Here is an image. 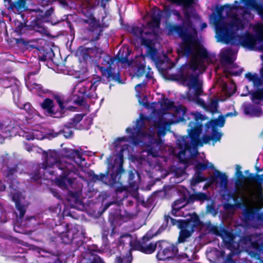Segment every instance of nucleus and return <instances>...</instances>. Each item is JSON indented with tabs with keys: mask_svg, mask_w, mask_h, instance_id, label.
<instances>
[{
	"mask_svg": "<svg viewBox=\"0 0 263 263\" xmlns=\"http://www.w3.org/2000/svg\"><path fill=\"white\" fill-rule=\"evenodd\" d=\"M109 167L107 168L105 173H100L99 175V181H101L106 184L107 178L109 176Z\"/></svg>",
	"mask_w": 263,
	"mask_h": 263,
	"instance_id": "nucleus-57",
	"label": "nucleus"
},
{
	"mask_svg": "<svg viewBox=\"0 0 263 263\" xmlns=\"http://www.w3.org/2000/svg\"><path fill=\"white\" fill-rule=\"evenodd\" d=\"M30 180L32 181H36L42 178V175L40 172V168H36V169L29 174Z\"/></svg>",
	"mask_w": 263,
	"mask_h": 263,
	"instance_id": "nucleus-43",
	"label": "nucleus"
},
{
	"mask_svg": "<svg viewBox=\"0 0 263 263\" xmlns=\"http://www.w3.org/2000/svg\"><path fill=\"white\" fill-rule=\"evenodd\" d=\"M15 41L17 46L20 48L27 50H31L35 48L34 45L30 44V43L31 42V41L27 40L23 37L15 39Z\"/></svg>",
	"mask_w": 263,
	"mask_h": 263,
	"instance_id": "nucleus-30",
	"label": "nucleus"
},
{
	"mask_svg": "<svg viewBox=\"0 0 263 263\" xmlns=\"http://www.w3.org/2000/svg\"><path fill=\"white\" fill-rule=\"evenodd\" d=\"M185 223L186 224L184 226V228H178L180 230L178 238V242L179 243L184 242L186 239L192 235L195 231V229L201 226L202 223L199 216L196 213L191 214L190 217L187 218V220Z\"/></svg>",
	"mask_w": 263,
	"mask_h": 263,
	"instance_id": "nucleus-11",
	"label": "nucleus"
},
{
	"mask_svg": "<svg viewBox=\"0 0 263 263\" xmlns=\"http://www.w3.org/2000/svg\"><path fill=\"white\" fill-rule=\"evenodd\" d=\"M59 133L63 134V136L66 138H72L73 135V132L71 129L64 127L60 130Z\"/></svg>",
	"mask_w": 263,
	"mask_h": 263,
	"instance_id": "nucleus-50",
	"label": "nucleus"
},
{
	"mask_svg": "<svg viewBox=\"0 0 263 263\" xmlns=\"http://www.w3.org/2000/svg\"><path fill=\"white\" fill-rule=\"evenodd\" d=\"M52 97L59 105L58 108H56L54 100L49 98H45L40 103L41 108L46 116L54 118L63 117L65 110L64 97L58 93H54Z\"/></svg>",
	"mask_w": 263,
	"mask_h": 263,
	"instance_id": "nucleus-6",
	"label": "nucleus"
},
{
	"mask_svg": "<svg viewBox=\"0 0 263 263\" xmlns=\"http://www.w3.org/2000/svg\"><path fill=\"white\" fill-rule=\"evenodd\" d=\"M233 52L230 49H227L221 54V61L224 62L227 64H231L233 63L234 60L232 58Z\"/></svg>",
	"mask_w": 263,
	"mask_h": 263,
	"instance_id": "nucleus-32",
	"label": "nucleus"
},
{
	"mask_svg": "<svg viewBox=\"0 0 263 263\" xmlns=\"http://www.w3.org/2000/svg\"><path fill=\"white\" fill-rule=\"evenodd\" d=\"M206 200H208V196L205 193L202 192H197L191 194L188 197H186V203L192 204L195 201L203 202Z\"/></svg>",
	"mask_w": 263,
	"mask_h": 263,
	"instance_id": "nucleus-24",
	"label": "nucleus"
},
{
	"mask_svg": "<svg viewBox=\"0 0 263 263\" xmlns=\"http://www.w3.org/2000/svg\"><path fill=\"white\" fill-rule=\"evenodd\" d=\"M230 24L223 23L221 25H216V32L218 35L219 40L228 44L231 42L232 45L236 44V35H235L231 30Z\"/></svg>",
	"mask_w": 263,
	"mask_h": 263,
	"instance_id": "nucleus-13",
	"label": "nucleus"
},
{
	"mask_svg": "<svg viewBox=\"0 0 263 263\" xmlns=\"http://www.w3.org/2000/svg\"><path fill=\"white\" fill-rule=\"evenodd\" d=\"M16 210L19 212V218L22 219L26 212V208L25 205L23 204L21 202H17L15 204Z\"/></svg>",
	"mask_w": 263,
	"mask_h": 263,
	"instance_id": "nucleus-45",
	"label": "nucleus"
},
{
	"mask_svg": "<svg viewBox=\"0 0 263 263\" xmlns=\"http://www.w3.org/2000/svg\"><path fill=\"white\" fill-rule=\"evenodd\" d=\"M241 1L244 3L247 8L252 10H255L258 3L256 0H241Z\"/></svg>",
	"mask_w": 263,
	"mask_h": 263,
	"instance_id": "nucleus-48",
	"label": "nucleus"
},
{
	"mask_svg": "<svg viewBox=\"0 0 263 263\" xmlns=\"http://www.w3.org/2000/svg\"><path fill=\"white\" fill-rule=\"evenodd\" d=\"M157 53V49L155 47V45L147 49V54L151 58H154Z\"/></svg>",
	"mask_w": 263,
	"mask_h": 263,
	"instance_id": "nucleus-59",
	"label": "nucleus"
},
{
	"mask_svg": "<svg viewBox=\"0 0 263 263\" xmlns=\"http://www.w3.org/2000/svg\"><path fill=\"white\" fill-rule=\"evenodd\" d=\"M152 237L153 236L145 235L143 236L141 240L131 241L130 246L133 250L148 254L154 253L158 248L156 256L159 260H168L176 256L178 252L177 247L166 241L160 240L155 243L150 242L147 244Z\"/></svg>",
	"mask_w": 263,
	"mask_h": 263,
	"instance_id": "nucleus-3",
	"label": "nucleus"
},
{
	"mask_svg": "<svg viewBox=\"0 0 263 263\" xmlns=\"http://www.w3.org/2000/svg\"><path fill=\"white\" fill-rule=\"evenodd\" d=\"M65 163H71L61 160L59 153L55 150H50L46 153L45 162L42 164V168L46 170L48 167L53 168L59 170L60 167L59 164Z\"/></svg>",
	"mask_w": 263,
	"mask_h": 263,
	"instance_id": "nucleus-14",
	"label": "nucleus"
},
{
	"mask_svg": "<svg viewBox=\"0 0 263 263\" xmlns=\"http://www.w3.org/2000/svg\"><path fill=\"white\" fill-rule=\"evenodd\" d=\"M175 114L178 117V121L186 122L189 121L187 135L183 136L178 140L177 145L180 149L179 154L185 155L187 151H191L192 146L196 148L202 146L203 144L209 143L212 140L211 136L204 135L202 139L200 135L202 131V121L208 119V117L198 111L191 112L187 114L186 108L183 106H179L176 108Z\"/></svg>",
	"mask_w": 263,
	"mask_h": 263,
	"instance_id": "nucleus-1",
	"label": "nucleus"
},
{
	"mask_svg": "<svg viewBox=\"0 0 263 263\" xmlns=\"http://www.w3.org/2000/svg\"><path fill=\"white\" fill-rule=\"evenodd\" d=\"M130 32L134 35L141 37V38L144 31L142 28L135 26L131 27Z\"/></svg>",
	"mask_w": 263,
	"mask_h": 263,
	"instance_id": "nucleus-49",
	"label": "nucleus"
},
{
	"mask_svg": "<svg viewBox=\"0 0 263 263\" xmlns=\"http://www.w3.org/2000/svg\"><path fill=\"white\" fill-rule=\"evenodd\" d=\"M168 35H177L182 40L180 45L179 54L189 57L192 56V61H199L209 57L206 49L202 46L195 45L197 41H193L192 34L182 25L170 24L167 26Z\"/></svg>",
	"mask_w": 263,
	"mask_h": 263,
	"instance_id": "nucleus-2",
	"label": "nucleus"
},
{
	"mask_svg": "<svg viewBox=\"0 0 263 263\" xmlns=\"http://www.w3.org/2000/svg\"><path fill=\"white\" fill-rule=\"evenodd\" d=\"M178 202V201H174L172 205V211L168 213V214H170L174 216H178L180 215V214H178L180 209L184 207V204H182V205H179L180 206H177L176 204Z\"/></svg>",
	"mask_w": 263,
	"mask_h": 263,
	"instance_id": "nucleus-46",
	"label": "nucleus"
},
{
	"mask_svg": "<svg viewBox=\"0 0 263 263\" xmlns=\"http://www.w3.org/2000/svg\"><path fill=\"white\" fill-rule=\"evenodd\" d=\"M244 112L245 114L251 116L259 117L262 114V110L260 107H256L252 104H249L244 107Z\"/></svg>",
	"mask_w": 263,
	"mask_h": 263,
	"instance_id": "nucleus-28",
	"label": "nucleus"
},
{
	"mask_svg": "<svg viewBox=\"0 0 263 263\" xmlns=\"http://www.w3.org/2000/svg\"><path fill=\"white\" fill-rule=\"evenodd\" d=\"M91 54L93 55V60L92 61H95L96 63V62L98 61L99 59H101L102 56L105 54V52L101 48L97 47L96 46L91 48Z\"/></svg>",
	"mask_w": 263,
	"mask_h": 263,
	"instance_id": "nucleus-33",
	"label": "nucleus"
},
{
	"mask_svg": "<svg viewBox=\"0 0 263 263\" xmlns=\"http://www.w3.org/2000/svg\"><path fill=\"white\" fill-rule=\"evenodd\" d=\"M136 173V171L135 170L128 171V186L132 189H136L138 187Z\"/></svg>",
	"mask_w": 263,
	"mask_h": 263,
	"instance_id": "nucleus-29",
	"label": "nucleus"
},
{
	"mask_svg": "<svg viewBox=\"0 0 263 263\" xmlns=\"http://www.w3.org/2000/svg\"><path fill=\"white\" fill-rule=\"evenodd\" d=\"M160 23V16L154 15L152 17V22L149 23L148 25L153 27L159 28Z\"/></svg>",
	"mask_w": 263,
	"mask_h": 263,
	"instance_id": "nucleus-54",
	"label": "nucleus"
},
{
	"mask_svg": "<svg viewBox=\"0 0 263 263\" xmlns=\"http://www.w3.org/2000/svg\"><path fill=\"white\" fill-rule=\"evenodd\" d=\"M85 114H78L74 116V117L70 119L76 127H77L78 123H79L83 119Z\"/></svg>",
	"mask_w": 263,
	"mask_h": 263,
	"instance_id": "nucleus-51",
	"label": "nucleus"
},
{
	"mask_svg": "<svg viewBox=\"0 0 263 263\" xmlns=\"http://www.w3.org/2000/svg\"><path fill=\"white\" fill-rule=\"evenodd\" d=\"M54 55V53L51 48L49 49V51L46 52V54H42L41 55H39V59L40 61L46 62L48 60H50L52 61L53 62V60L51 57V55Z\"/></svg>",
	"mask_w": 263,
	"mask_h": 263,
	"instance_id": "nucleus-40",
	"label": "nucleus"
},
{
	"mask_svg": "<svg viewBox=\"0 0 263 263\" xmlns=\"http://www.w3.org/2000/svg\"><path fill=\"white\" fill-rule=\"evenodd\" d=\"M191 7H183V13L184 18L193 17L197 19L199 18V16L196 13H194Z\"/></svg>",
	"mask_w": 263,
	"mask_h": 263,
	"instance_id": "nucleus-37",
	"label": "nucleus"
},
{
	"mask_svg": "<svg viewBox=\"0 0 263 263\" xmlns=\"http://www.w3.org/2000/svg\"><path fill=\"white\" fill-rule=\"evenodd\" d=\"M197 61H192L181 65L178 69L177 73L172 74L167 78L168 80L180 82L189 88H194V95L196 98L202 95L203 92L202 83L199 80L198 76L195 73L197 68Z\"/></svg>",
	"mask_w": 263,
	"mask_h": 263,
	"instance_id": "nucleus-4",
	"label": "nucleus"
},
{
	"mask_svg": "<svg viewBox=\"0 0 263 263\" xmlns=\"http://www.w3.org/2000/svg\"><path fill=\"white\" fill-rule=\"evenodd\" d=\"M191 18L192 17L184 18V19L181 20L182 22V25L184 26L188 31H190V30L196 31L195 29L194 28L193 23Z\"/></svg>",
	"mask_w": 263,
	"mask_h": 263,
	"instance_id": "nucleus-41",
	"label": "nucleus"
},
{
	"mask_svg": "<svg viewBox=\"0 0 263 263\" xmlns=\"http://www.w3.org/2000/svg\"><path fill=\"white\" fill-rule=\"evenodd\" d=\"M202 173L196 174L195 173L194 176L191 179V184L195 185L198 183L203 182L206 180V178L202 176Z\"/></svg>",
	"mask_w": 263,
	"mask_h": 263,
	"instance_id": "nucleus-42",
	"label": "nucleus"
},
{
	"mask_svg": "<svg viewBox=\"0 0 263 263\" xmlns=\"http://www.w3.org/2000/svg\"><path fill=\"white\" fill-rule=\"evenodd\" d=\"M88 175L89 177V179L91 182H96L99 181V175L95 174L94 171L90 170L88 172Z\"/></svg>",
	"mask_w": 263,
	"mask_h": 263,
	"instance_id": "nucleus-58",
	"label": "nucleus"
},
{
	"mask_svg": "<svg viewBox=\"0 0 263 263\" xmlns=\"http://www.w3.org/2000/svg\"><path fill=\"white\" fill-rule=\"evenodd\" d=\"M211 127H212V135L211 136L212 140L214 142H216L221 139L222 134L218 131L217 127L213 126Z\"/></svg>",
	"mask_w": 263,
	"mask_h": 263,
	"instance_id": "nucleus-39",
	"label": "nucleus"
},
{
	"mask_svg": "<svg viewBox=\"0 0 263 263\" xmlns=\"http://www.w3.org/2000/svg\"><path fill=\"white\" fill-rule=\"evenodd\" d=\"M233 254L229 253L226 257L223 263H237L236 260L233 258Z\"/></svg>",
	"mask_w": 263,
	"mask_h": 263,
	"instance_id": "nucleus-62",
	"label": "nucleus"
},
{
	"mask_svg": "<svg viewBox=\"0 0 263 263\" xmlns=\"http://www.w3.org/2000/svg\"><path fill=\"white\" fill-rule=\"evenodd\" d=\"M132 250L133 249L130 248L128 252L126 253V255L124 257V263H132L133 257L132 254ZM124 259L121 256H117L115 258V263H123Z\"/></svg>",
	"mask_w": 263,
	"mask_h": 263,
	"instance_id": "nucleus-34",
	"label": "nucleus"
},
{
	"mask_svg": "<svg viewBox=\"0 0 263 263\" xmlns=\"http://www.w3.org/2000/svg\"><path fill=\"white\" fill-rule=\"evenodd\" d=\"M254 10H256L261 17L263 18V4L258 3Z\"/></svg>",
	"mask_w": 263,
	"mask_h": 263,
	"instance_id": "nucleus-63",
	"label": "nucleus"
},
{
	"mask_svg": "<svg viewBox=\"0 0 263 263\" xmlns=\"http://www.w3.org/2000/svg\"><path fill=\"white\" fill-rule=\"evenodd\" d=\"M116 61V58L110 56L105 53L101 59L96 62V66L101 72L102 76L107 79L108 81H114L119 84H123L121 79L119 72H115V67L112 65Z\"/></svg>",
	"mask_w": 263,
	"mask_h": 263,
	"instance_id": "nucleus-5",
	"label": "nucleus"
},
{
	"mask_svg": "<svg viewBox=\"0 0 263 263\" xmlns=\"http://www.w3.org/2000/svg\"><path fill=\"white\" fill-rule=\"evenodd\" d=\"M261 178V175L258 174H254L252 173L249 174V175L248 176L245 177V182L246 181H259V179Z\"/></svg>",
	"mask_w": 263,
	"mask_h": 263,
	"instance_id": "nucleus-53",
	"label": "nucleus"
},
{
	"mask_svg": "<svg viewBox=\"0 0 263 263\" xmlns=\"http://www.w3.org/2000/svg\"><path fill=\"white\" fill-rule=\"evenodd\" d=\"M145 72V66L143 64H140L137 67L136 71L137 76L138 77H142L143 76Z\"/></svg>",
	"mask_w": 263,
	"mask_h": 263,
	"instance_id": "nucleus-60",
	"label": "nucleus"
},
{
	"mask_svg": "<svg viewBox=\"0 0 263 263\" xmlns=\"http://www.w3.org/2000/svg\"><path fill=\"white\" fill-rule=\"evenodd\" d=\"M161 105L166 109H171L174 107V102L170 101L167 98H165L163 99V103Z\"/></svg>",
	"mask_w": 263,
	"mask_h": 263,
	"instance_id": "nucleus-52",
	"label": "nucleus"
},
{
	"mask_svg": "<svg viewBox=\"0 0 263 263\" xmlns=\"http://www.w3.org/2000/svg\"><path fill=\"white\" fill-rule=\"evenodd\" d=\"M258 206L262 205L263 207V193L261 189L259 190V191L258 193Z\"/></svg>",
	"mask_w": 263,
	"mask_h": 263,
	"instance_id": "nucleus-64",
	"label": "nucleus"
},
{
	"mask_svg": "<svg viewBox=\"0 0 263 263\" xmlns=\"http://www.w3.org/2000/svg\"><path fill=\"white\" fill-rule=\"evenodd\" d=\"M60 170L57 172V170L50 172V174L53 175L54 172L55 175L59 176L55 179L56 184L62 189H66L67 186L71 185L73 183V180L71 178L68 177L71 173L73 172L74 167L72 163H64L63 164H59Z\"/></svg>",
	"mask_w": 263,
	"mask_h": 263,
	"instance_id": "nucleus-9",
	"label": "nucleus"
},
{
	"mask_svg": "<svg viewBox=\"0 0 263 263\" xmlns=\"http://www.w3.org/2000/svg\"><path fill=\"white\" fill-rule=\"evenodd\" d=\"M141 45L145 47L147 49L154 45L152 40L145 39L144 37L141 38Z\"/></svg>",
	"mask_w": 263,
	"mask_h": 263,
	"instance_id": "nucleus-56",
	"label": "nucleus"
},
{
	"mask_svg": "<svg viewBox=\"0 0 263 263\" xmlns=\"http://www.w3.org/2000/svg\"><path fill=\"white\" fill-rule=\"evenodd\" d=\"M187 220V218L185 219H179L176 220L173 218L169 214L165 215L164 216V222L162 224L160 228L158 229L157 233H160L164 231L167 227H171L173 226H177L178 228H184L186 226L185 222Z\"/></svg>",
	"mask_w": 263,
	"mask_h": 263,
	"instance_id": "nucleus-17",
	"label": "nucleus"
},
{
	"mask_svg": "<svg viewBox=\"0 0 263 263\" xmlns=\"http://www.w3.org/2000/svg\"><path fill=\"white\" fill-rule=\"evenodd\" d=\"M31 11L34 13L35 17L32 22L33 30L40 33H44L46 30L43 26V23L50 21V16L54 13V8L50 7L45 11L40 8H36L31 9Z\"/></svg>",
	"mask_w": 263,
	"mask_h": 263,
	"instance_id": "nucleus-10",
	"label": "nucleus"
},
{
	"mask_svg": "<svg viewBox=\"0 0 263 263\" xmlns=\"http://www.w3.org/2000/svg\"><path fill=\"white\" fill-rule=\"evenodd\" d=\"M18 164H15L12 167H7L5 177L10 188L16 190L19 184V182L16 180L15 174L18 172Z\"/></svg>",
	"mask_w": 263,
	"mask_h": 263,
	"instance_id": "nucleus-18",
	"label": "nucleus"
},
{
	"mask_svg": "<svg viewBox=\"0 0 263 263\" xmlns=\"http://www.w3.org/2000/svg\"><path fill=\"white\" fill-rule=\"evenodd\" d=\"M119 160V165L116 170L112 171L111 174H109L106 184L110 186H114L117 183H119L120 185L123 184V181L121 179V175L125 173V170L123 167V156L122 155H120Z\"/></svg>",
	"mask_w": 263,
	"mask_h": 263,
	"instance_id": "nucleus-16",
	"label": "nucleus"
},
{
	"mask_svg": "<svg viewBox=\"0 0 263 263\" xmlns=\"http://www.w3.org/2000/svg\"><path fill=\"white\" fill-rule=\"evenodd\" d=\"M262 205L246 207L242 213L241 220L248 227H256L257 222H263V212H260Z\"/></svg>",
	"mask_w": 263,
	"mask_h": 263,
	"instance_id": "nucleus-8",
	"label": "nucleus"
},
{
	"mask_svg": "<svg viewBox=\"0 0 263 263\" xmlns=\"http://www.w3.org/2000/svg\"><path fill=\"white\" fill-rule=\"evenodd\" d=\"M15 29L14 31L17 34L22 35L28 32L29 31L33 30V25H28L25 21H15Z\"/></svg>",
	"mask_w": 263,
	"mask_h": 263,
	"instance_id": "nucleus-23",
	"label": "nucleus"
},
{
	"mask_svg": "<svg viewBox=\"0 0 263 263\" xmlns=\"http://www.w3.org/2000/svg\"><path fill=\"white\" fill-rule=\"evenodd\" d=\"M173 4L178 6H181L182 7H191L193 0H168Z\"/></svg>",
	"mask_w": 263,
	"mask_h": 263,
	"instance_id": "nucleus-38",
	"label": "nucleus"
},
{
	"mask_svg": "<svg viewBox=\"0 0 263 263\" xmlns=\"http://www.w3.org/2000/svg\"><path fill=\"white\" fill-rule=\"evenodd\" d=\"M262 29V26L257 32L255 35L249 31H247L244 34L236 35V44L234 45H241L242 47L252 50L255 49L257 41H259L258 34Z\"/></svg>",
	"mask_w": 263,
	"mask_h": 263,
	"instance_id": "nucleus-12",
	"label": "nucleus"
},
{
	"mask_svg": "<svg viewBox=\"0 0 263 263\" xmlns=\"http://www.w3.org/2000/svg\"><path fill=\"white\" fill-rule=\"evenodd\" d=\"M84 11V10H83L82 12L87 18L84 19L83 22L85 24L88 25L87 30L90 41H97L99 40L100 36L102 34L103 27L100 24L99 21H98L93 16L91 9L86 10L87 14H86Z\"/></svg>",
	"mask_w": 263,
	"mask_h": 263,
	"instance_id": "nucleus-7",
	"label": "nucleus"
},
{
	"mask_svg": "<svg viewBox=\"0 0 263 263\" xmlns=\"http://www.w3.org/2000/svg\"><path fill=\"white\" fill-rule=\"evenodd\" d=\"M235 176L237 179L235 182V185L237 189H242L245 186V176L243 175L242 172L240 171L236 172Z\"/></svg>",
	"mask_w": 263,
	"mask_h": 263,
	"instance_id": "nucleus-31",
	"label": "nucleus"
},
{
	"mask_svg": "<svg viewBox=\"0 0 263 263\" xmlns=\"http://www.w3.org/2000/svg\"><path fill=\"white\" fill-rule=\"evenodd\" d=\"M225 121V117L222 115H219L217 119H212L208 121L205 124V126L207 130L209 129L211 126L215 127L219 126L220 127H222L224 126Z\"/></svg>",
	"mask_w": 263,
	"mask_h": 263,
	"instance_id": "nucleus-27",
	"label": "nucleus"
},
{
	"mask_svg": "<svg viewBox=\"0 0 263 263\" xmlns=\"http://www.w3.org/2000/svg\"><path fill=\"white\" fill-rule=\"evenodd\" d=\"M218 107V101L217 99H213L206 108L212 114L217 112Z\"/></svg>",
	"mask_w": 263,
	"mask_h": 263,
	"instance_id": "nucleus-44",
	"label": "nucleus"
},
{
	"mask_svg": "<svg viewBox=\"0 0 263 263\" xmlns=\"http://www.w3.org/2000/svg\"><path fill=\"white\" fill-rule=\"evenodd\" d=\"M251 99L253 101L255 100L263 101V88H257L256 90L252 92Z\"/></svg>",
	"mask_w": 263,
	"mask_h": 263,
	"instance_id": "nucleus-35",
	"label": "nucleus"
},
{
	"mask_svg": "<svg viewBox=\"0 0 263 263\" xmlns=\"http://www.w3.org/2000/svg\"><path fill=\"white\" fill-rule=\"evenodd\" d=\"M208 168L207 164L198 162L195 165L194 169L196 174L202 173V172Z\"/></svg>",
	"mask_w": 263,
	"mask_h": 263,
	"instance_id": "nucleus-47",
	"label": "nucleus"
},
{
	"mask_svg": "<svg viewBox=\"0 0 263 263\" xmlns=\"http://www.w3.org/2000/svg\"><path fill=\"white\" fill-rule=\"evenodd\" d=\"M80 234L79 230L76 229L71 228L65 232L60 233L58 237L60 239V241L64 244H75L80 246L82 244V240H78Z\"/></svg>",
	"mask_w": 263,
	"mask_h": 263,
	"instance_id": "nucleus-15",
	"label": "nucleus"
},
{
	"mask_svg": "<svg viewBox=\"0 0 263 263\" xmlns=\"http://www.w3.org/2000/svg\"><path fill=\"white\" fill-rule=\"evenodd\" d=\"M253 247L257 250L260 253H263V242L259 243L257 241L252 243Z\"/></svg>",
	"mask_w": 263,
	"mask_h": 263,
	"instance_id": "nucleus-61",
	"label": "nucleus"
},
{
	"mask_svg": "<svg viewBox=\"0 0 263 263\" xmlns=\"http://www.w3.org/2000/svg\"><path fill=\"white\" fill-rule=\"evenodd\" d=\"M216 173L217 174V179H220V185L224 187H227L228 183V176L224 173L220 172V171L216 170Z\"/></svg>",
	"mask_w": 263,
	"mask_h": 263,
	"instance_id": "nucleus-36",
	"label": "nucleus"
},
{
	"mask_svg": "<svg viewBox=\"0 0 263 263\" xmlns=\"http://www.w3.org/2000/svg\"><path fill=\"white\" fill-rule=\"evenodd\" d=\"M221 236L223 242L228 249L232 250L235 248L236 243L234 239L236 236L233 233L226 230H223Z\"/></svg>",
	"mask_w": 263,
	"mask_h": 263,
	"instance_id": "nucleus-20",
	"label": "nucleus"
},
{
	"mask_svg": "<svg viewBox=\"0 0 263 263\" xmlns=\"http://www.w3.org/2000/svg\"><path fill=\"white\" fill-rule=\"evenodd\" d=\"M232 21L230 24L231 27L238 31L239 30L243 29L245 27V25L242 20L238 17L236 13H233L231 15Z\"/></svg>",
	"mask_w": 263,
	"mask_h": 263,
	"instance_id": "nucleus-26",
	"label": "nucleus"
},
{
	"mask_svg": "<svg viewBox=\"0 0 263 263\" xmlns=\"http://www.w3.org/2000/svg\"><path fill=\"white\" fill-rule=\"evenodd\" d=\"M170 124L168 122L159 119L155 121L154 126L157 129V136L159 137H164L166 133V131L170 128Z\"/></svg>",
	"mask_w": 263,
	"mask_h": 263,
	"instance_id": "nucleus-22",
	"label": "nucleus"
},
{
	"mask_svg": "<svg viewBox=\"0 0 263 263\" xmlns=\"http://www.w3.org/2000/svg\"><path fill=\"white\" fill-rule=\"evenodd\" d=\"M5 6L8 10L22 12L25 10L26 0H3Z\"/></svg>",
	"mask_w": 263,
	"mask_h": 263,
	"instance_id": "nucleus-19",
	"label": "nucleus"
},
{
	"mask_svg": "<svg viewBox=\"0 0 263 263\" xmlns=\"http://www.w3.org/2000/svg\"><path fill=\"white\" fill-rule=\"evenodd\" d=\"M144 117L142 114H141L140 118L137 120L136 127L138 131L141 130L143 128V127H144L145 125L144 121Z\"/></svg>",
	"mask_w": 263,
	"mask_h": 263,
	"instance_id": "nucleus-55",
	"label": "nucleus"
},
{
	"mask_svg": "<svg viewBox=\"0 0 263 263\" xmlns=\"http://www.w3.org/2000/svg\"><path fill=\"white\" fill-rule=\"evenodd\" d=\"M91 48H85L81 46L76 51V54L80 60L87 62L88 61L93 60V55L91 54Z\"/></svg>",
	"mask_w": 263,
	"mask_h": 263,
	"instance_id": "nucleus-21",
	"label": "nucleus"
},
{
	"mask_svg": "<svg viewBox=\"0 0 263 263\" xmlns=\"http://www.w3.org/2000/svg\"><path fill=\"white\" fill-rule=\"evenodd\" d=\"M235 5H231L230 4H226L224 6L217 7L216 8V12L218 17H221L222 16V13L224 9H227V15L230 16V12L233 10H237L238 9V2H235Z\"/></svg>",
	"mask_w": 263,
	"mask_h": 263,
	"instance_id": "nucleus-25",
	"label": "nucleus"
}]
</instances>
